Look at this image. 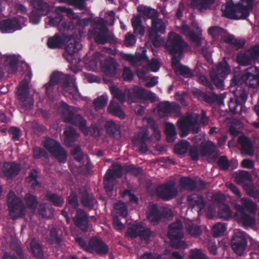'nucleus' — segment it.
Masks as SVG:
<instances>
[{"instance_id": "32", "label": "nucleus", "mask_w": 259, "mask_h": 259, "mask_svg": "<svg viewBox=\"0 0 259 259\" xmlns=\"http://www.w3.org/2000/svg\"><path fill=\"white\" fill-rule=\"evenodd\" d=\"M131 96L134 99L152 100L151 94L148 93L145 89L141 87L134 88Z\"/></svg>"}, {"instance_id": "13", "label": "nucleus", "mask_w": 259, "mask_h": 259, "mask_svg": "<svg viewBox=\"0 0 259 259\" xmlns=\"http://www.w3.org/2000/svg\"><path fill=\"white\" fill-rule=\"evenodd\" d=\"M75 226L82 232L88 231L89 220L88 213L83 209L76 210V214L72 219Z\"/></svg>"}, {"instance_id": "25", "label": "nucleus", "mask_w": 259, "mask_h": 259, "mask_svg": "<svg viewBox=\"0 0 259 259\" xmlns=\"http://www.w3.org/2000/svg\"><path fill=\"white\" fill-rule=\"evenodd\" d=\"M66 40V36L57 33L53 36L48 38L47 46L51 49H60L62 47Z\"/></svg>"}, {"instance_id": "55", "label": "nucleus", "mask_w": 259, "mask_h": 259, "mask_svg": "<svg viewBox=\"0 0 259 259\" xmlns=\"http://www.w3.org/2000/svg\"><path fill=\"white\" fill-rule=\"evenodd\" d=\"M25 201L27 206L31 208L35 209L38 205L37 198L30 193H27L25 196Z\"/></svg>"}, {"instance_id": "41", "label": "nucleus", "mask_w": 259, "mask_h": 259, "mask_svg": "<svg viewBox=\"0 0 259 259\" xmlns=\"http://www.w3.org/2000/svg\"><path fill=\"white\" fill-rule=\"evenodd\" d=\"M18 59L15 55L7 56L5 59V66H8L9 71L16 72L18 69Z\"/></svg>"}, {"instance_id": "16", "label": "nucleus", "mask_w": 259, "mask_h": 259, "mask_svg": "<svg viewBox=\"0 0 259 259\" xmlns=\"http://www.w3.org/2000/svg\"><path fill=\"white\" fill-rule=\"evenodd\" d=\"M252 214H248L246 212L237 211L235 213V219L238 224L247 228L254 226L255 224V219Z\"/></svg>"}, {"instance_id": "37", "label": "nucleus", "mask_w": 259, "mask_h": 259, "mask_svg": "<svg viewBox=\"0 0 259 259\" xmlns=\"http://www.w3.org/2000/svg\"><path fill=\"white\" fill-rule=\"evenodd\" d=\"M166 26L163 21L157 18L153 19L152 21L151 27L148 31L149 32L164 33L165 32Z\"/></svg>"}, {"instance_id": "10", "label": "nucleus", "mask_w": 259, "mask_h": 259, "mask_svg": "<svg viewBox=\"0 0 259 259\" xmlns=\"http://www.w3.org/2000/svg\"><path fill=\"white\" fill-rule=\"evenodd\" d=\"M156 196L164 201H168L175 198L178 190L174 181L170 180L157 186L155 189Z\"/></svg>"}, {"instance_id": "45", "label": "nucleus", "mask_w": 259, "mask_h": 259, "mask_svg": "<svg viewBox=\"0 0 259 259\" xmlns=\"http://www.w3.org/2000/svg\"><path fill=\"white\" fill-rule=\"evenodd\" d=\"M147 59L146 50L144 48H142L138 51L136 52L135 56L130 55L127 57V60L133 63L146 60H147Z\"/></svg>"}, {"instance_id": "14", "label": "nucleus", "mask_w": 259, "mask_h": 259, "mask_svg": "<svg viewBox=\"0 0 259 259\" xmlns=\"http://www.w3.org/2000/svg\"><path fill=\"white\" fill-rule=\"evenodd\" d=\"M21 29L20 22L16 17L8 18L0 21V31L2 33H12Z\"/></svg>"}, {"instance_id": "4", "label": "nucleus", "mask_w": 259, "mask_h": 259, "mask_svg": "<svg viewBox=\"0 0 259 259\" xmlns=\"http://www.w3.org/2000/svg\"><path fill=\"white\" fill-rule=\"evenodd\" d=\"M106 25L107 22L101 18L95 21L92 28L89 30V36L93 38L97 44L105 45L108 42H111L113 40L112 36L109 34Z\"/></svg>"}, {"instance_id": "52", "label": "nucleus", "mask_w": 259, "mask_h": 259, "mask_svg": "<svg viewBox=\"0 0 259 259\" xmlns=\"http://www.w3.org/2000/svg\"><path fill=\"white\" fill-rule=\"evenodd\" d=\"M108 99L107 95H102L96 98L93 101V105L96 110L103 109L107 104Z\"/></svg>"}, {"instance_id": "62", "label": "nucleus", "mask_w": 259, "mask_h": 259, "mask_svg": "<svg viewBox=\"0 0 259 259\" xmlns=\"http://www.w3.org/2000/svg\"><path fill=\"white\" fill-rule=\"evenodd\" d=\"M186 229L189 234L194 237L199 236L202 233L200 227L193 224L188 225Z\"/></svg>"}, {"instance_id": "53", "label": "nucleus", "mask_w": 259, "mask_h": 259, "mask_svg": "<svg viewBox=\"0 0 259 259\" xmlns=\"http://www.w3.org/2000/svg\"><path fill=\"white\" fill-rule=\"evenodd\" d=\"M189 146V142L188 141L182 140L175 145L174 148L175 153L178 154H185L188 150Z\"/></svg>"}, {"instance_id": "2", "label": "nucleus", "mask_w": 259, "mask_h": 259, "mask_svg": "<svg viewBox=\"0 0 259 259\" xmlns=\"http://www.w3.org/2000/svg\"><path fill=\"white\" fill-rule=\"evenodd\" d=\"M231 72V69L227 62L223 59L218 63L216 70H211L209 73L211 81L204 75H200L198 78V82L212 91L213 85L217 88L222 89L224 86V79Z\"/></svg>"}, {"instance_id": "58", "label": "nucleus", "mask_w": 259, "mask_h": 259, "mask_svg": "<svg viewBox=\"0 0 259 259\" xmlns=\"http://www.w3.org/2000/svg\"><path fill=\"white\" fill-rule=\"evenodd\" d=\"M226 230L224 224L219 223L214 225L212 228V235L214 237H219L224 235Z\"/></svg>"}, {"instance_id": "27", "label": "nucleus", "mask_w": 259, "mask_h": 259, "mask_svg": "<svg viewBox=\"0 0 259 259\" xmlns=\"http://www.w3.org/2000/svg\"><path fill=\"white\" fill-rule=\"evenodd\" d=\"M62 76H63V73L59 71H55L52 73L49 82L45 84L47 94H51L53 87L60 84Z\"/></svg>"}, {"instance_id": "1", "label": "nucleus", "mask_w": 259, "mask_h": 259, "mask_svg": "<svg viewBox=\"0 0 259 259\" xmlns=\"http://www.w3.org/2000/svg\"><path fill=\"white\" fill-rule=\"evenodd\" d=\"M244 83L251 88L259 86V69L255 66H250L245 69L240 75H234L230 82V87H235V99L231 98L229 102V108L232 114H241L245 111V103L247 99V94L244 90H241L240 85Z\"/></svg>"}, {"instance_id": "24", "label": "nucleus", "mask_w": 259, "mask_h": 259, "mask_svg": "<svg viewBox=\"0 0 259 259\" xmlns=\"http://www.w3.org/2000/svg\"><path fill=\"white\" fill-rule=\"evenodd\" d=\"M64 142L68 147H72L79 137V134L75 129L71 126L66 128L64 131Z\"/></svg>"}, {"instance_id": "49", "label": "nucleus", "mask_w": 259, "mask_h": 259, "mask_svg": "<svg viewBox=\"0 0 259 259\" xmlns=\"http://www.w3.org/2000/svg\"><path fill=\"white\" fill-rule=\"evenodd\" d=\"M176 73L183 76L185 78H190L194 76L193 72L188 66L181 65L177 67Z\"/></svg>"}, {"instance_id": "31", "label": "nucleus", "mask_w": 259, "mask_h": 259, "mask_svg": "<svg viewBox=\"0 0 259 259\" xmlns=\"http://www.w3.org/2000/svg\"><path fill=\"white\" fill-rule=\"evenodd\" d=\"M196 95H197L199 100L205 101L209 104H213L219 99V96L213 92L206 93L201 91L196 92Z\"/></svg>"}, {"instance_id": "26", "label": "nucleus", "mask_w": 259, "mask_h": 259, "mask_svg": "<svg viewBox=\"0 0 259 259\" xmlns=\"http://www.w3.org/2000/svg\"><path fill=\"white\" fill-rule=\"evenodd\" d=\"M238 143L241 146L242 153L249 156L253 155L254 153L253 147L250 140L245 136H240L238 139Z\"/></svg>"}, {"instance_id": "35", "label": "nucleus", "mask_w": 259, "mask_h": 259, "mask_svg": "<svg viewBox=\"0 0 259 259\" xmlns=\"http://www.w3.org/2000/svg\"><path fill=\"white\" fill-rule=\"evenodd\" d=\"M137 11L152 20L156 19L159 16L158 12L155 9L143 5L139 6L137 8Z\"/></svg>"}, {"instance_id": "61", "label": "nucleus", "mask_w": 259, "mask_h": 259, "mask_svg": "<svg viewBox=\"0 0 259 259\" xmlns=\"http://www.w3.org/2000/svg\"><path fill=\"white\" fill-rule=\"evenodd\" d=\"M117 213L121 217L125 218L127 215V207L123 202H119L114 205Z\"/></svg>"}, {"instance_id": "56", "label": "nucleus", "mask_w": 259, "mask_h": 259, "mask_svg": "<svg viewBox=\"0 0 259 259\" xmlns=\"http://www.w3.org/2000/svg\"><path fill=\"white\" fill-rule=\"evenodd\" d=\"M63 16L62 14L57 13L54 16H50L48 17L47 24L50 26H57L63 20Z\"/></svg>"}, {"instance_id": "34", "label": "nucleus", "mask_w": 259, "mask_h": 259, "mask_svg": "<svg viewBox=\"0 0 259 259\" xmlns=\"http://www.w3.org/2000/svg\"><path fill=\"white\" fill-rule=\"evenodd\" d=\"M52 156L61 163H65L67 159V153L60 143L50 152Z\"/></svg>"}, {"instance_id": "19", "label": "nucleus", "mask_w": 259, "mask_h": 259, "mask_svg": "<svg viewBox=\"0 0 259 259\" xmlns=\"http://www.w3.org/2000/svg\"><path fill=\"white\" fill-rule=\"evenodd\" d=\"M241 204H236L235 209L237 211H248L251 214H255L256 211V204L247 198H243L241 199Z\"/></svg>"}, {"instance_id": "17", "label": "nucleus", "mask_w": 259, "mask_h": 259, "mask_svg": "<svg viewBox=\"0 0 259 259\" xmlns=\"http://www.w3.org/2000/svg\"><path fill=\"white\" fill-rule=\"evenodd\" d=\"M2 172L8 179H12L17 176L21 170L20 164L15 162L5 161L3 163Z\"/></svg>"}, {"instance_id": "50", "label": "nucleus", "mask_w": 259, "mask_h": 259, "mask_svg": "<svg viewBox=\"0 0 259 259\" xmlns=\"http://www.w3.org/2000/svg\"><path fill=\"white\" fill-rule=\"evenodd\" d=\"M107 134L115 137L119 134L118 126L113 121H107L105 125Z\"/></svg>"}, {"instance_id": "18", "label": "nucleus", "mask_w": 259, "mask_h": 259, "mask_svg": "<svg viewBox=\"0 0 259 259\" xmlns=\"http://www.w3.org/2000/svg\"><path fill=\"white\" fill-rule=\"evenodd\" d=\"M118 64L115 59L112 57L107 58L101 63L102 71L107 75L114 76L117 73Z\"/></svg>"}, {"instance_id": "59", "label": "nucleus", "mask_w": 259, "mask_h": 259, "mask_svg": "<svg viewBox=\"0 0 259 259\" xmlns=\"http://www.w3.org/2000/svg\"><path fill=\"white\" fill-rule=\"evenodd\" d=\"M153 234L154 232L149 228L144 227L142 225L139 237H140L141 240H143L146 242H149L151 237L153 235Z\"/></svg>"}, {"instance_id": "33", "label": "nucleus", "mask_w": 259, "mask_h": 259, "mask_svg": "<svg viewBox=\"0 0 259 259\" xmlns=\"http://www.w3.org/2000/svg\"><path fill=\"white\" fill-rule=\"evenodd\" d=\"M82 48V45L74 39H69L66 41L65 51L71 56L78 52Z\"/></svg>"}, {"instance_id": "51", "label": "nucleus", "mask_w": 259, "mask_h": 259, "mask_svg": "<svg viewBox=\"0 0 259 259\" xmlns=\"http://www.w3.org/2000/svg\"><path fill=\"white\" fill-rule=\"evenodd\" d=\"M110 92L114 98L117 99L120 102H124L126 100L125 94L121 90H120L115 85H113L110 88Z\"/></svg>"}, {"instance_id": "5", "label": "nucleus", "mask_w": 259, "mask_h": 259, "mask_svg": "<svg viewBox=\"0 0 259 259\" xmlns=\"http://www.w3.org/2000/svg\"><path fill=\"white\" fill-rule=\"evenodd\" d=\"M62 116L65 123L78 127L84 135L89 134V130L87 126V121L79 114H75L70 109V107L66 103L62 102L60 105Z\"/></svg>"}, {"instance_id": "15", "label": "nucleus", "mask_w": 259, "mask_h": 259, "mask_svg": "<svg viewBox=\"0 0 259 259\" xmlns=\"http://www.w3.org/2000/svg\"><path fill=\"white\" fill-rule=\"evenodd\" d=\"M149 140L148 134L146 131L138 132L133 137L132 142L133 144L138 147L139 151L142 153L147 152L148 146L146 142Z\"/></svg>"}, {"instance_id": "40", "label": "nucleus", "mask_w": 259, "mask_h": 259, "mask_svg": "<svg viewBox=\"0 0 259 259\" xmlns=\"http://www.w3.org/2000/svg\"><path fill=\"white\" fill-rule=\"evenodd\" d=\"M180 185L184 189L195 190L196 180L189 177H182L180 179Z\"/></svg>"}, {"instance_id": "21", "label": "nucleus", "mask_w": 259, "mask_h": 259, "mask_svg": "<svg viewBox=\"0 0 259 259\" xmlns=\"http://www.w3.org/2000/svg\"><path fill=\"white\" fill-rule=\"evenodd\" d=\"M189 205L192 208L196 207L199 211L203 209L206 205V202L201 194L193 193L187 197Z\"/></svg>"}, {"instance_id": "39", "label": "nucleus", "mask_w": 259, "mask_h": 259, "mask_svg": "<svg viewBox=\"0 0 259 259\" xmlns=\"http://www.w3.org/2000/svg\"><path fill=\"white\" fill-rule=\"evenodd\" d=\"M31 252L35 257L42 258L44 256V252L41 245L33 239L30 244Z\"/></svg>"}, {"instance_id": "44", "label": "nucleus", "mask_w": 259, "mask_h": 259, "mask_svg": "<svg viewBox=\"0 0 259 259\" xmlns=\"http://www.w3.org/2000/svg\"><path fill=\"white\" fill-rule=\"evenodd\" d=\"M109 170H110L109 174H111L112 177L115 179L121 178L122 176V172L124 170V165L122 166L118 163H114L112 165V169H108L106 172Z\"/></svg>"}, {"instance_id": "11", "label": "nucleus", "mask_w": 259, "mask_h": 259, "mask_svg": "<svg viewBox=\"0 0 259 259\" xmlns=\"http://www.w3.org/2000/svg\"><path fill=\"white\" fill-rule=\"evenodd\" d=\"M247 245V239L243 232H235L231 240V246L233 251L238 256H241Z\"/></svg>"}, {"instance_id": "60", "label": "nucleus", "mask_w": 259, "mask_h": 259, "mask_svg": "<svg viewBox=\"0 0 259 259\" xmlns=\"http://www.w3.org/2000/svg\"><path fill=\"white\" fill-rule=\"evenodd\" d=\"M226 33L225 29L219 26H211L208 29V33L214 38L218 37L220 35Z\"/></svg>"}, {"instance_id": "3", "label": "nucleus", "mask_w": 259, "mask_h": 259, "mask_svg": "<svg viewBox=\"0 0 259 259\" xmlns=\"http://www.w3.org/2000/svg\"><path fill=\"white\" fill-rule=\"evenodd\" d=\"M241 2L236 4L232 1L227 2L223 11V16L233 20L246 19L252 9L253 0H241Z\"/></svg>"}, {"instance_id": "6", "label": "nucleus", "mask_w": 259, "mask_h": 259, "mask_svg": "<svg viewBox=\"0 0 259 259\" xmlns=\"http://www.w3.org/2000/svg\"><path fill=\"white\" fill-rule=\"evenodd\" d=\"M184 234L182 223L176 221L168 226L167 237L170 240V245L172 248L175 249H185L188 245L183 240Z\"/></svg>"}, {"instance_id": "43", "label": "nucleus", "mask_w": 259, "mask_h": 259, "mask_svg": "<svg viewBox=\"0 0 259 259\" xmlns=\"http://www.w3.org/2000/svg\"><path fill=\"white\" fill-rule=\"evenodd\" d=\"M165 133L168 142H173L177 135L175 126L170 122H166L165 125Z\"/></svg>"}, {"instance_id": "47", "label": "nucleus", "mask_w": 259, "mask_h": 259, "mask_svg": "<svg viewBox=\"0 0 259 259\" xmlns=\"http://www.w3.org/2000/svg\"><path fill=\"white\" fill-rule=\"evenodd\" d=\"M214 3V0H192L193 6L200 10L209 9Z\"/></svg>"}, {"instance_id": "57", "label": "nucleus", "mask_w": 259, "mask_h": 259, "mask_svg": "<svg viewBox=\"0 0 259 259\" xmlns=\"http://www.w3.org/2000/svg\"><path fill=\"white\" fill-rule=\"evenodd\" d=\"M71 154L75 160L77 162H81L84 158V155L81 151V147L78 145L73 147L71 150Z\"/></svg>"}, {"instance_id": "20", "label": "nucleus", "mask_w": 259, "mask_h": 259, "mask_svg": "<svg viewBox=\"0 0 259 259\" xmlns=\"http://www.w3.org/2000/svg\"><path fill=\"white\" fill-rule=\"evenodd\" d=\"M193 124V119L191 115L179 120L177 122V126L180 131V136L181 138L187 136L190 132V127Z\"/></svg>"}, {"instance_id": "54", "label": "nucleus", "mask_w": 259, "mask_h": 259, "mask_svg": "<svg viewBox=\"0 0 259 259\" xmlns=\"http://www.w3.org/2000/svg\"><path fill=\"white\" fill-rule=\"evenodd\" d=\"M142 225L134 224L128 227L127 234L131 238H136L139 237Z\"/></svg>"}, {"instance_id": "64", "label": "nucleus", "mask_w": 259, "mask_h": 259, "mask_svg": "<svg viewBox=\"0 0 259 259\" xmlns=\"http://www.w3.org/2000/svg\"><path fill=\"white\" fill-rule=\"evenodd\" d=\"M189 255L190 259H208L201 249H191Z\"/></svg>"}, {"instance_id": "63", "label": "nucleus", "mask_w": 259, "mask_h": 259, "mask_svg": "<svg viewBox=\"0 0 259 259\" xmlns=\"http://www.w3.org/2000/svg\"><path fill=\"white\" fill-rule=\"evenodd\" d=\"M60 143L49 137L46 138L44 142V147L50 153Z\"/></svg>"}, {"instance_id": "48", "label": "nucleus", "mask_w": 259, "mask_h": 259, "mask_svg": "<svg viewBox=\"0 0 259 259\" xmlns=\"http://www.w3.org/2000/svg\"><path fill=\"white\" fill-rule=\"evenodd\" d=\"M148 37L152 45L155 48H159L164 44V39L161 35L155 32L148 31Z\"/></svg>"}, {"instance_id": "42", "label": "nucleus", "mask_w": 259, "mask_h": 259, "mask_svg": "<svg viewBox=\"0 0 259 259\" xmlns=\"http://www.w3.org/2000/svg\"><path fill=\"white\" fill-rule=\"evenodd\" d=\"M69 206L72 209V211L75 209H78L79 201L78 195L75 191H72L67 198V204L65 208H67Z\"/></svg>"}, {"instance_id": "7", "label": "nucleus", "mask_w": 259, "mask_h": 259, "mask_svg": "<svg viewBox=\"0 0 259 259\" xmlns=\"http://www.w3.org/2000/svg\"><path fill=\"white\" fill-rule=\"evenodd\" d=\"M165 47L170 55L182 56L188 45L180 35L170 32L168 33Z\"/></svg>"}, {"instance_id": "46", "label": "nucleus", "mask_w": 259, "mask_h": 259, "mask_svg": "<svg viewBox=\"0 0 259 259\" xmlns=\"http://www.w3.org/2000/svg\"><path fill=\"white\" fill-rule=\"evenodd\" d=\"M218 215L220 218L227 220L232 216V211L229 206L226 204H221L218 209Z\"/></svg>"}, {"instance_id": "12", "label": "nucleus", "mask_w": 259, "mask_h": 259, "mask_svg": "<svg viewBox=\"0 0 259 259\" xmlns=\"http://www.w3.org/2000/svg\"><path fill=\"white\" fill-rule=\"evenodd\" d=\"M109 250L108 245L102 239L96 236L90 239L88 252L102 256L107 254Z\"/></svg>"}, {"instance_id": "9", "label": "nucleus", "mask_w": 259, "mask_h": 259, "mask_svg": "<svg viewBox=\"0 0 259 259\" xmlns=\"http://www.w3.org/2000/svg\"><path fill=\"white\" fill-rule=\"evenodd\" d=\"M17 95L20 105L24 110H30L33 107L34 100L29 93L28 81L26 79H23L20 83Z\"/></svg>"}, {"instance_id": "23", "label": "nucleus", "mask_w": 259, "mask_h": 259, "mask_svg": "<svg viewBox=\"0 0 259 259\" xmlns=\"http://www.w3.org/2000/svg\"><path fill=\"white\" fill-rule=\"evenodd\" d=\"M147 217L149 222L155 225L161 221L160 209L157 204H150L147 211Z\"/></svg>"}, {"instance_id": "36", "label": "nucleus", "mask_w": 259, "mask_h": 259, "mask_svg": "<svg viewBox=\"0 0 259 259\" xmlns=\"http://www.w3.org/2000/svg\"><path fill=\"white\" fill-rule=\"evenodd\" d=\"M236 60L239 65L243 66L250 65L253 61L247 51L238 53Z\"/></svg>"}, {"instance_id": "8", "label": "nucleus", "mask_w": 259, "mask_h": 259, "mask_svg": "<svg viewBox=\"0 0 259 259\" xmlns=\"http://www.w3.org/2000/svg\"><path fill=\"white\" fill-rule=\"evenodd\" d=\"M8 206L10 218L15 220L25 216L26 209L22 201L15 193L10 191L7 196Z\"/></svg>"}, {"instance_id": "28", "label": "nucleus", "mask_w": 259, "mask_h": 259, "mask_svg": "<svg viewBox=\"0 0 259 259\" xmlns=\"http://www.w3.org/2000/svg\"><path fill=\"white\" fill-rule=\"evenodd\" d=\"M80 201L84 207H88L91 209H93L95 204L97 203V201L94 195L88 192L87 191L81 192Z\"/></svg>"}, {"instance_id": "29", "label": "nucleus", "mask_w": 259, "mask_h": 259, "mask_svg": "<svg viewBox=\"0 0 259 259\" xmlns=\"http://www.w3.org/2000/svg\"><path fill=\"white\" fill-rule=\"evenodd\" d=\"M107 111L109 113L117 116L121 119H123L125 117V114L120 106L118 103L113 100L110 101L107 108Z\"/></svg>"}, {"instance_id": "38", "label": "nucleus", "mask_w": 259, "mask_h": 259, "mask_svg": "<svg viewBox=\"0 0 259 259\" xmlns=\"http://www.w3.org/2000/svg\"><path fill=\"white\" fill-rule=\"evenodd\" d=\"M110 171V170H109L108 172H106V174L104 176L103 184L104 189L108 194H109V193L113 191L116 181V179L112 177L111 174H109Z\"/></svg>"}, {"instance_id": "22", "label": "nucleus", "mask_w": 259, "mask_h": 259, "mask_svg": "<svg viewBox=\"0 0 259 259\" xmlns=\"http://www.w3.org/2000/svg\"><path fill=\"white\" fill-rule=\"evenodd\" d=\"M30 4L33 10L39 15L46 16L51 11L50 6L45 0H31Z\"/></svg>"}, {"instance_id": "30", "label": "nucleus", "mask_w": 259, "mask_h": 259, "mask_svg": "<svg viewBox=\"0 0 259 259\" xmlns=\"http://www.w3.org/2000/svg\"><path fill=\"white\" fill-rule=\"evenodd\" d=\"M45 199L56 207H61L64 203L63 197L51 191H47L45 194Z\"/></svg>"}]
</instances>
